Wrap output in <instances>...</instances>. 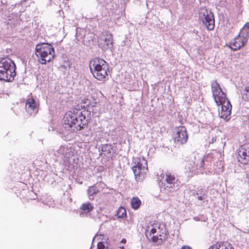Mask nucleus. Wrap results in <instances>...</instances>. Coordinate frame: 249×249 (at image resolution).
<instances>
[{"label":"nucleus","instance_id":"10","mask_svg":"<svg viewBox=\"0 0 249 249\" xmlns=\"http://www.w3.org/2000/svg\"><path fill=\"white\" fill-rule=\"evenodd\" d=\"M188 138V134L185 126H181L177 128L176 132L174 137V142L177 144L181 145L185 143Z\"/></svg>","mask_w":249,"mask_h":249},{"label":"nucleus","instance_id":"19","mask_svg":"<svg viewBox=\"0 0 249 249\" xmlns=\"http://www.w3.org/2000/svg\"><path fill=\"white\" fill-rule=\"evenodd\" d=\"M241 37L245 38L247 41L249 38V22H247L244 26L241 29L238 34Z\"/></svg>","mask_w":249,"mask_h":249},{"label":"nucleus","instance_id":"13","mask_svg":"<svg viewBox=\"0 0 249 249\" xmlns=\"http://www.w3.org/2000/svg\"><path fill=\"white\" fill-rule=\"evenodd\" d=\"M221 105V112L220 113V117L226 120H229L230 119L231 110V105L229 100H227L225 103Z\"/></svg>","mask_w":249,"mask_h":249},{"label":"nucleus","instance_id":"24","mask_svg":"<svg viewBox=\"0 0 249 249\" xmlns=\"http://www.w3.org/2000/svg\"><path fill=\"white\" fill-rule=\"evenodd\" d=\"M213 14L211 11H209L205 7H200L199 9L198 14L199 18H202L204 17H207L209 15Z\"/></svg>","mask_w":249,"mask_h":249},{"label":"nucleus","instance_id":"27","mask_svg":"<svg viewBox=\"0 0 249 249\" xmlns=\"http://www.w3.org/2000/svg\"><path fill=\"white\" fill-rule=\"evenodd\" d=\"M194 196L197 197V198L199 200H202L206 198V195L203 192V191L201 188L198 189L196 193L194 195Z\"/></svg>","mask_w":249,"mask_h":249},{"label":"nucleus","instance_id":"9","mask_svg":"<svg viewBox=\"0 0 249 249\" xmlns=\"http://www.w3.org/2000/svg\"><path fill=\"white\" fill-rule=\"evenodd\" d=\"M175 182L176 178L174 175H166L165 179L160 185V191L165 194L169 195L175 191Z\"/></svg>","mask_w":249,"mask_h":249},{"label":"nucleus","instance_id":"40","mask_svg":"<svg viewBox=\"0 0 249 249\" xmlns=\"http://www.w3.org/2000/svg\"><path fill=\"white\" fill-rule=\"evenodd\" d=\"M2 8H0V17L1 16L2 14Z\"/></svg>","mask_w":249,"mask_h":249},{"label":"nucleus","instance_id":"8","mask_svg":"<svg viewBox=\"0 0 249 249\" xmlns=\"http://www.w3.org/2000/svg\"><path fill=\"white\" fill-rule=\"evenodd\" d=\"M211 89L213 93V96L215 102L219 106V104H222L228 100L226 98V95L224 93L220 85L216 80H213L211 82Z\"/></svg>","mask_w":249,"mask_h":249},{"label":"nucleus","instance_id":"5","mask_svg":"<svg viewBox=\"0 0 249 249\" xmlns=\"http://www.w3.org/2000/svg\"><path fill=\"white\" fill-rule=\"evenodd\" d=\"M204 157L201 158L198 154L193 155L186 161L185 170L186 172L191 173L192 176L195 174L198 169L200 171L204 169Z\"/></svg>","mask_w":249,"mask_h":249},{"label":"nucleus","instance_id":"30","mask_svg":"<svg viewBox=\"0 0 249 249\" xmlns=\"http://www.w3.org/2000/svg\"><path fill=\"white\" fill-rule=\"evenodd\" d=\"M94 186H96V187H97V190H98L99 192H100V191L102 190V189H104L106 186L105 183H104L103 181L98 182L96 184H94Z\"/></svg>","mask_w":249,"mask_h":249},{"label":"nucleus","instance_id":"34","mask_svg":"<svg viewBox=\"0 0 249 249\" xmlns=\"http://www.w3.org/2000/svg\"><path fill=\"white\" fill-rule=\"evenodd\" d=\"M220 245L217 244H213L210 246L208 249H219Z\"/></svg>","mask_w":249,"mask_h":249},{"label":"nucleus","instance_id":"4","mask_svg":"<svg viewBox=\"0 0 249 249\" xmlns=\"http://www.w3.org/2000/svg\"><path fill=\"white\" fill-rule=\"evenodd\" d=\"M36 54L41 64L52 61L55 57L54 49L51 44L47 43L38 44L36 47Z\"/></svg>","mask_w":249,"mask_h":249},{"label":"nucleus","instance_id":"33","mask_svg":"<svg viewBox=\"0 0 249 249\" xmlns=\"http://www.w3.org/2000/svg\"><path fill=\"white\" fill-rule=\"evenodd\" d=\"M151 240H152V241L153 242L155 243H157V244H159V237H158V236L153 235L151 237Z\"/></svg>","mask_w":249,"mask_h":249},{"label":"nucleus","instance_id":"36","mask_svg":"<svg viewBox=\"0 0 249 249\" xmlns=\"http://www.w3.org/2000/svg\"><path fill=\"white\" fill-rule=\"evenodd\" d=\"M181 249H192V248L189 246H183Z\"/></svg>","mask_w":249,"mask_h":249},{"label":"nucleus","instance_id":"7","mask_svg":"<svg viewBox=\"0 0 249 249\" xmlns=\"http://www.w3.org/2000/svg\"><path fill=\"white\" fill-rule=\"evenodd\" d=\"M211 89L213 93V96L215 102L219 106V104H222L228 100L226 98V95L224 93L220 85L216 80H213L211 82Z\"/></svg>","mask_w":249,"mask_h":249},{"label":"nucleus","instance_id":"16","mask_svg":"<svg viewBox=\"0 0 249 249\" xmlns=\"http://www.w3.org/2000/svg\"><path fill=\"white\" fill-rule=\"evenodd\" d=\"M26 110L30 115L35 114L37 111L36 103L33 98H29L26 101Z\"/></svg>","mask_w":249,"mask_h":249},{"label":"nucleus","instance_id":"38","mask_svg":"<svg viewBox=\"0 0 249 249\" xmlns=\"http://www.w3.org/2000/svg\"><path fill=\"white\" fill-rule=\"evenodd\" d=\"M216 141V138L213 137L211 141L210 142V143H213Z\"/></svg>","mask_w":249,"mask_h":249},{"label":"nucleus","instance_id":"14","mask_svg":"<svg viewBox=\"0 0 249 249\" xmlns=\"http://www.w3.org/2000/svg\"><path fill=\"white\" fill-rule=\"evenodd\" d=\"M238 160L242 164H247L249 162V150L245 149L243 146L237 152Z\"/></svg>","mask_w":249,"mask_h":249},{"label":"nucleus","instance_id":"1","mask_svg":"<svg viewBox=\"0 0 249 249\" xmlns=\"http://www.w3.org/2000/svg\"><path fill=\"white\" fill-rule=\"evenodd\" d=\"M90 119L89 111L85 109H80L79 106H76L71 111L66 113L64 123L73 131L77 132L86 127Z\"/></svg>","mask_w":249,"mask_h":249},{"label":"nucleus","instance_id":"6","mask_svg":"<svg viewBox=\"0 0 249 249\" xmlns=\"http://www.w3.org/2000/svg\"><path fill=\"white\" fill-rule=\"evenodd\" d=\"M134 165L132 167L136 180H142L148 171L146 160L143 158H137L134 159Z\"/></svg>","mask_w":249,"mask_h":249},{"label":"nucleus","instance_id":"12","mask_svg":"<svg viewBox=\"0 0 249 249\" xmlns=\"http://www.w3.org/2000/svg\"><path fill=\"white\" fill-rule=\"evenodd\" d=\"M247 42L246 39L243 38L238 34L229 43V46L232 50L235 51L245 45Z\"/></svg>","mask_w":249,"mask_h":249},{"label":"nucleus","instance_id":"32","mask_svg":"<svg viewBox=\"0 0 249 249\" xmlns=\"http://www.w3.org/2000/svg\"><path fill=\"white\" fill-rule=\"evenodd\" d=\"M98 249H107V247H106L103 242H99L97 244Z\"/></svg>","mask_w":249,"mask_h":249},{"label":"nucleus","instance_id":"37","mask_svg":"<svg viewBox=\"0 0 249 249\" xmlns=\"http://www.w3.org/2000/svg\"><path fill=\"white\" fill-rule=\"evenodd\" d=\"M156 229L155 228H153L150 231V233L152 234H154L156 232Z\"/></svg>","mask_w":249,"mask_h":249},{"label":"nucleus","instance_id":"18","mask_svg":"<svg viewBox=\"0 0 249 249\" xmlns=\"http://www.w3.org/2000/svg\"><path fill=\"white\" fill-rule=\"evenodd\" d=\"M76 106H79L80 109H85L88 110L90 112V116H91V112L92 111L94 113L93 107V106H91L90 101L88 99H85L82 100L81 105H77Z\"/></svg>","mask_w":249,"mask_h":249},{"label":"nucleus","instance_id":"29","mask_svg":"<svg viewBox=\"0 0 249 249\" xmlns=\"http://www.w3.org/2000/svg\"><path fill=\"white\" fill-rule=\"evenodd\" d=\"M68 149L64 146H60L59 148L56 150L58 155H64L67 153Z\"/></svg>","mask_w":249,"mask_h":249},{"label":"nucleus","instance_id":"23","mask_svg":"<svg viewBox=\"0 0 249 249\" xmlns=\"http://www.w3.org/2000/svg\"><path fill=\"white\" fill-rule=\"evenodd\" d=\"M141 203V200L138 197H133L131 200V206L134 210L138 209Z\"/></svg>","mask_w":249,"mask_h":249},{"label":"nucleus","instance_id":"15","mask_svg":"<svg viewBox=\"0 0 249 249\" xmlns=\"http://www.w3.org/2000/svg\"><path fill=\"white\" fill-rule=\"evenodd\" d=\"M101 148L105 156L108 158H112L115 153V148L111 144H102Z\"/></svg>","mask_w":249,"mask_h":249},{"label":"nucleus","instance_id":"3","mask_svg":"<svg viewBox=\"0 0 249 249\" xmlns=\"http://www.w3.org/2000/svg\"><path fill=\"white\" fill-rule=\"evenodd\" d=\"M16 66L8 57L0 58V80L12 82L16 75Z\"/></svg>","mask_w":249,"mask_h":249},{"label":"nucleus","instance_id":"35","mask_svg":"<svg viewBox=\"0 0 249 249\" xmlns=\"http://www.w3.org/2000/svg\"><path fill=\"white\" fill-rule=\"evenodd\" d=\"M246 124H247L248 128L249 129V112L248 113V114L247 115V119L246 121Z\"/></svg>","mask_w":249,"mask_h":249},{"label":"nucleus","instance_id":"31","mask_svg":"<svg viewBox=\"0 0 249 249\" xmlns=\"http://www.w3.org/2000/svg\"><path fill=\"white\" fill-rule=\"evenodd\" d=\"M193 219L196 221H201L205 222L207 220V218L203 216H197L193 217Z\"/></svg>","mask_w":249,"mask_h":249},{"label":"nucleus","instance_id":"22","mask_svg":"<svg viewBox=\"0 0 249 249\" xmlns=\"http://www.w3.org/2000/svg\"><path fill=\"white\" fill-rule=\"evenodd\" d=\"M93 209V205H92L91 203L89 202L83 203L80 207V210L82 211L85 213H89L92 211Z\"/></svg>","mask_w":249,"mask_h":249},{"label":"nucleus","instance_id":"39","mask_svg":"<svg viewBox=\"0 0 249 249\" xmlns=\"http://www.w3.org/2000/svg\"><path fill=\"white\" fill-rule=\"evenodd\" d=\"M126 239H124V238H123V239H122V240H121V242H122V243H126Z\"/></svg>","mask_w":249,"mask_h":249},{"label":"nucleus","instance_id":"17","mask_svg":"<svg viewBox=\"0 0 249 249\" xmlns=\"http://www.w3.org/2000/svg\"><path fill=\"white\" fill-rule=\"evenodd\" d=\"M201 19L203 23L208 30L211 31L213 30L214 28V19L213 14H210L207 17H204Z\"/></svg>","mask_w":249,"mask_h":249},{"label":"nucleus","instance_id":"26","mask_svg":"<svg viewBox=\"0 0 249 249\" xmlns=\"http://www.w3.org/2000/svg\"><path fill=\"white\" fill-rule=\"evenodd\" d=\"M116 215L119 218L125 217L126 216V213L124 208L120 207L117 211Z\"/></svg>","mask_w":249,"mask_h":249},{"label":"nucleus","instance_id":"21","mask_svg":"<svg viewBox=\"0 0 249 249\" xmlns=\"http://www.w3.org/2000/svg\"><path fill=\"white\" fill-rule=\"evenodd\" d=\"M223 171V164L221 160L216 161L213 165V174H220Z\"/></svg>","mask_w":249,"mask_h":249},{"label":"nucleus","instance_id":"20","mask_svg":"<svg viewBox=\"0 0 249 249\" xmlns=\"http://www.w3.org/2000/svg\"><path fill=\"white\" fill-rule=\"evenodd\" d=\"M99 191L97 189V187L94 185L89 187L87 193L89 199L93 200L94 198V196L96 195Z\"/></svg>","mask_w":249,"mask_h":249},{"label":"nucleus","instance_id":"11","mask_svg":"<svg viewBox=\"0 0 249 249\" xmlns=\"http://www.w3.org/2000/svg\"><path fill=\"white\" fill-rule=\"evenodd\" d=\"M99 46L104 50H111L113 47V38L112 34L107 33L105 36L98 39Z\"/></svg>","mask_w":249,"mask_h":249},{"label":"nucleus","instance_id":"28","mask_svg":"<svg viewBox=\"0 0 249 249\" xmlns=\"http://www.w3.org/2000/svg\"><path fill=\"white\" fill-rule=\"evenodd\" d=\"M165 233L162 232V234H160L159 237V244H161L163 241H165L167 239V234L168 231L166 230L164 231Z\"/></svg>","mask_w":249,"mask_h":249},{"label":"nucleus","instance_id":"2","mask_svg":"<svg viewBox=\"0 0 249 249\" xmlns=\"http://www.w3.org/2000/svg\"><path fill=\"white\" fill-rule=\"evenodd\" d=\"M89 67L93 77L99 81L108 79V72L109 66L104 59L96 57L91 60L89 63Z\"/></svg>","mask_w":249,"mask_h":249},{"label":"nucleus","instance_id":"25","mask_svg":"<svg viewBox=\"0 0 249 249\" xmlns=\"http://www.w3.org/2000/svg\"><path fill=\"white\" fill-rule=\"evenodd\" d=\"M242 98L246 101H249V85L245 87L241 91Z\"/></svg>","mask_w":249,"mask_h":249},{"label":"nucleus","instance_id":"41","mask_svg":"<svg viewBox=\"0 0 249 249\" xmlns=\"http://www.w3.org/2000/svg\"><path fill=\"white\" fill-rule=\"evenodd\" d=\"M121 249H124V247H121Z\"/></svg>","mask_w":249,"mask_h":249}]
</instances>
